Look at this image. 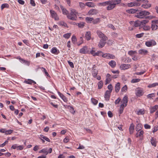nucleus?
I'll use <instances>...</instances> for the list:
<instances>
[{"mask_svg": "<svg viewBox=\"0 0 158 158\" xmlns=\"http://www.w3.org/2000/svg\"><path fill=\"white\" fill-rule=\"evenodd\" d=\"M126 106H125L121 104L120 106V107L119 109V114H121L123 112V110L124 109V108L126 107Z\"/></svg>", "mask_w": 158, "mask_h": 158, "instance_id": "nucleus-34", "label": "nucleus"}, {"mask_svg": "<svg viewBox=\"0 0 158 158\" xmlns=\"http://www.w3.org/2000/svg\"><path fill=\"white\" fill-rule=\"evenodd\" d=\"M127 86L126 85H124L121 89V91L123 92L125 91L127 89Z\"/></svg>", "mask_w": 158, "mask_h": 158, "instance_id": "nucleus-63", "label": "nucleus"}, {"mask_svg": "<svg viewBox=\"0 0 158 158\" xmlns=\"http://www.w3.org/2000/svg\"><path fill=\"white\" fill-rule=\"evenodd\" d=\"M137 11V10L135 9H132L127 10H126V12L130 14H133L135 13Z\"/></svg>", "mask_w": 158, "mask_h": 158, "instance_id": "nucleus-25", "label": "nucleus"}, {"mask_svg": "<svg viewBox=\"0 0 158 158\" xmlns=\"http://www.w3.org/2000/svg\"><path fill=\"white\" fill-rule=\"evenodd\" d=\"M103 81H101L98 82V89H100L102 88L103 85Z\"/></svg>", "mask_w": 158, "mask_h": 158, "instance_id": "nucleus-36", "label": "nucleus"}, {"mask_svg": "<svg viewBox=\"0 0 158 158\" xmlns=\"http://www.w3.org/2000/svg\"><path fill=\"white\" fill-rule=\"evenodd\" d=\"M151 6V4L148 3L143 4L142 6V7L144 8H148L150 7Z\"/></svg>", "mask_w": 158, "mask_h": 158, "instance_id": "nucleus-33", "label": "nucleus"}, {"mask_svg": "<svg viewBox=\"0 0 158 158\" xmlns=\"http://www.w3.org/2000/svg\"><path fill=\"white\" fill-rule=\"evenodd\" d=\"M142 128V125L141 124L138 123L136 126L135 129L136 131H140L141 130Z\"/></svg>", "mask_w": 158, "mask_h": 158, "instance_id": "nucleus-26", "label": "nucleus"}, {"mask_svg": "<svg viewBox=\"0 0 158 158\" xmlns=\"http://www.w3.org/2000/svg\"><path fill=\"white\" fill-rule=\"evenodd\" d=\"M21 62L24 63L25 64H26L28 66H29L30 65V62L28 61H27L26 60H24L23 59L21 61Z\"/></svg>", "mask_w": 158, "mask_h": 158, "instance_id": "nucleus-44", "label": "nucleus"}, {"mask_svg": "<svg viewBox=\"0 0 158 158\" xmlns=\"http://www.w3.org/2000/svg\"><path fill=\"white\" fill-rule=\"evenodd\" d=\"M108 26L109 28L112 29L113 30H115V28L114 26L111 24H110L108 25Z\"/></svg>", "mask_w": 158, "mask_h": 158, "instance_id": "nucleus-64", "label": "nucleus"}, {"mask_svg": "<svg viewBox=\"0 0 158 158\" xmlns=\"http://www.w3.org/2000/svg\"><path fill=\"white\" fill-rule=\"evenodd\" d=\"M68 64L70 65V66L72 68H74V65L73 63L72 62L70 61H68Z\"/></svg>", "mask_w": 158, "mask_h": 158, "instance_id": "nucleus-62", "label": "nucleus"}, {"mask_svg": "<svg viewBox=\"0 0 158 158\" xmlns=\"http://www.w3.org/2000/svg\"><path fill=\"white\" fill-rule=\"evenodd\" d=\"M137 114L138 115L143 114H144V110L140 109L137 111Z\"/></svg>", "mask_w": 158, "mask_h": 158, "instance_id": "nucleus-38", "label": "nucleus"}, {"mask_svg": "<svg viewBox=\"0 0 158 158\" xmlns=\"http://www.w3.org/2000/svg\"><path fill=\"white\" fill-rule=\"evenodd\" d=\"M8 141L6 140L3 143L1 144L0 145V147H3L6 144L8 143Z\"/></svg>", "mask_w": 158, "mask_h": 158, "instance_id": "nucleus-60", "label": "nucleus"}, {"mask_svg": "<svg viewBox=\"0 0 158 158\" xmlns=\"http://www.w3.org/2000/svg\"><path fill=\"white\" fill-rule=\"evenodd\" d=\"M91 100L92 103L94 105H96L98 103V101L94 98H92Z\"/></svg>", "mask_w": 158, "mask_h": 158, "instance_id": "nucleus-45", "label": "nucleus"}, {"mask_svg": "<svg viewBox=\"0 0 158 158\" xmlns=\"http://www.w3.org/2000/svg\"><path fill=\"white\" fill-rule=\"evenodd\" d=\"M156 85H158V83H154L148 86V87L149 88H152L153 87H154Z\"/></svg>", "mask_w": 158, "mask_h": 158, "instance_id": "nucleus-49", "label": "nucleus"}, {"mask_svg": "<svg viewBox=\"0 0 158 158\" xmlns=\"http://www.w3.org/2000/svg\"><path fill=\"white\" fill-rule=\"evenodd\" d=\"M86 5L89 7H93L94 6V4L92 2H88L85 4Z\"/></svg>", "mask_w": 158, "mask_h": 158, "instance_id": "nucleus-40", "label": "nucleus"}, {"mask_svg": "<svg viewBox=\"0 0 158 158\" xmlns=\"http://www.w3.org/2000/svg\"><path fill=\"white\" fill-rule=\"evenodd\" d=\"M51 52L52 53L55 54H57L59 53V51L57 50V48L56 47L53 48L51 50Z\"/></svg>", "mask_w": 158, "mask_h": 158, "instance_id": "nucleus-21", "label": "nucleus"}, {"mask_svg": "<svg viewBox=\"0 0 158 158\" xmlns=\"http://www.w3.org/2000/svg\"><path fill=\"white\" fill-rule=\"evenodd\" d=\"M111 92L109 91V90H106L105 93L104 98L106 100L108 101L110 97Z\"/></svg>", "mask_w": 158, "mask_h": 158, "instance_id": "nucleus-9", "label": "nucleus"}, {"mask_svg": "<svg viewBox=\"0 0 158 158\" xmlns=\"http://www.w3.org/2000/svg\"><path fill=\"white\" fill-rule=\"evenodd\" d=\"M72 42L73 43L75 42L76 41L77 39L76 37L75 36H73L72 38Z\"/></svg>", "mask_w": 158, "mask_h": 158, "instance_id": "nucleus-58", "label": "nucleus"}, {"mask_svg": "<svg viewBox=\"0 0 158 158\" xmlns=\"http://www.w3.org/2000/svg\"><path fill=\"white\" fill-rule=\"evenodd\" d=\"M79 52L80 53L85 54H89V50L87 46H84L80 50Z\"/></svg>", "mask_w": 158, "mask_h": 158, "instance_id": "nucleus-4", "label": "nucleus"}, {"mask_svg": "<svg viewBox=\"0 0 158 158\" xmlns=\"http://www.w3.org/2000/svg\"><path fill=\"white\" fill-rule=\"evenodd\" d=\"M13 131L11 130H9L7 131H5V134L6 135L10 134L13 132Z\"/></svg>", "mask_w": 158, "mask_h": 158, "instance_id": "nucleus-52", "label": "nucleus"}, {"mask_svg": "<svg viewBox=\"0 0 158 158\" xmlns=\"http://www.w3.org/2000/svg\"><path fill=\"white\" fill-rule=\"evenodd\" d=\"M123 104L125 106H127V103L128 102V98L127 96H125L123 99L122 101Z\"/></svg>", "mask_w": 158, "mask_h": 158, "instance_id": "nucleus-17", "label": "nucleus"}, {"mask_svg": "<svg viewBox=\"0 0 158 158\" xmlns=\"http://www.w3.org/2000/svg\"><path fill=\"white\" fill-rule=\"evenodd\" d=\"M146 71H145L144 70V71H142L141 72H137L135 73V74L137 75H142V74H143V73H144Z\"/></svg>", "mask_w": 158, "mask_h": 158, "instance_id": "nucleus-61", "label": "nucleus"}, {"mask_svg": "<svg viewBox=\"0 0 158 158\" xmlns=\"http://www.w3.org/2000/svg\"><path fill=\"white\" fill-rule=\"evenodd\" d=\"M39 153L43 152V153H44L46 154V155H47L48 154V152L47 151V149H42L40 151H39Z\"/></svg>", "mask_w": 158, "mask_h": 158, "instance_id": "nucleus-42", "label": "nucleus"}, {"mask_svg": "<svg viewBox=\"0 0 158 158\" xmlns=\"http://www.w3.org/2000/svg\"><path fill=\"white\" fill-rule=\"evenodd\" d=\"M85 20L87 23H91V22H92L93 18H92L86 17L85 18Z\"/></svg>", "mask_w": 158, "mask_h": 158, "instance_id": "nucleus-28", "label": "nucleus"}, {"mask_svg": "<svg viewBox=\"0 0 158 158\" xmlns=\"http://www.w3.org/2000/svg\"><path fill=\"white\" fill-rule=\"evenodd\" d=\"M95 48H92L90 52H89V53L92 55L93 56H95V53H96L95 51Z\"/></svg>", "mask_w": 158, "mask_h": 158, "instance_id": "nucleus-37", "label": "nucleus"}, {"mask_svg": "<svg viewBox=\"0 0 158 158\" xmlns=\"http://www.w3.org/2000/svg\"><path fill=\"white\" fill-rule=\"evenodd\" d=\"M106 77V78L105 82V84L106 85L109 83L112 79L109 73L107 74Z\"/></svg>", "mask_w": 158, "mask_h": 158, "instance_id": "nucleus-11", "label": "nucleus"}, {"mask_svg": "<svg viewBox=\"0 0 158 158\" xmlns=\"http://www.w3.org/2000/svg\"><path fill=\"white\" fill-rule=\"evenodd\" d=\"M140 4L138 2H131L127 3V6L129 7H132L133 6H139Z\"/></svg>", "mask_w": 158, "mask_h": 158, "instance_id": "nucleus-10", "label": "nucleus"}, {"mask_svg": "<svg viewBox=\"0 0 158 158\" xmlns=\"http://www.w3.org/2000/svg\"><path fill=\"white\" fill-rule=\"evenodd\" d=\"M144 33H142L139 34H137L135 35V36L137 38H140L143 37Z\"/></svg>", "mask_w": 158, "mask_h": 158, "instance_id": "nucleus-55", "label": "nucleus"}, {"mask_svg": "<svg viewBox=\"0 0 158 158\" xmlns=\"http://www.w3.org/2000/svg\"><path fill=\"white\" fill-rule=\"evenodd\" d=\"M147 50L144 49H141L138 51V53L140 55H145L148 53Z\"/></svg>", "mask_w": 158, "mask_h": 158, "instance_id": "nucleus-14", "label": "nucleus"}, {"mask_svg": "<svg viewBox=\"0 0 158 158\" xmlns=\"http://www.w3.org/2000/svg\"><path fill=\"white\" fill-rule=\"evenodd\" d=\"M77 12L74 9H72L71 12L68 15V18L73 20H76L77 19Z\"/></svg>", "mask_w": 158, "mask_h": 158, "instance_id": "nucleus-2", "label": "nucleus"}, {"mask_svg": "<svg viewBox=\"0 0 158 158\" xmlns=\"http://www.w3.org/2000/svg\"><path fill=\"white\" fill-rule=\"evenodd\" d=\"M24 82L29 84H32V83L34 84H36L35 81L31 79H28L27 81H25Z\"/></svg>", "mask_w": 158, "mask_h": 158, "instance_id": "nucleus-24", "label": "nucleus"}, {"mask_svg": "<svg viewBox=\"0 0 158 158\" xmlns=\"http://www.w3.org/2000/svg\"><path fill=\"white\" fill-rule=\"evenodd\" d=\"M112 36L114 38H116L118 36V34L115 32H112L111 33Z\"/></svg>", "mask_w": 158, "mask_h": 158, "instance_id": "nucleus-59", "label": "nucleus"}, {"mask_svg": "<svg viewBox=\"0 0 158 158\" xmlns=\"http://www.w3.org/2000/svg\"><path fill=\"white\" fill-rule=\"evenodd\" d=\"M9 5L7 4H3L1 6V9L2 10L5 8H8Z\"/></svg>", "mask_w": 158, "mask_h": 158, "instance_id": "nucleus-43", "label": "nucleus"}, {"mask_svg": "<svg viewBox=\"0 0 158 158\" xmlns=\"http://www.w3.org/2000/svg\"><path fill=\"white\" fill-rule=\"evenodd\" d=\"M150 14V12L145 11L143 10L140 11L139 13L135 16V17L142 19L146 18L147 15H149Z\"/></svg>", "mask_w": 158, "mask_h": 158, "instance_id": "nucleus-3", "label": "nucleus"}, {"mask_svg": "<svg viewBox=\"0 0 158 158\" xmlns=\"http://www.w3.org/2000/svg\"><path fill=\"white\" fill-rule=\"evenodd\" d=\"M155 96V94L154 93H152L148 94L147 95V97L148 98L151 99L152 98L154 97Z\"/></svg>", "mask_w": 158, "mask_h": 158, "instance_id": "nucleus-48", "label": "nucleus"}, {"mask_svg": "<svg viewBox=\"0 0 158 158\" xmlns=\"http://www.w3.org/2000/svg\"><path fill=\"white\" fill-rule=\"evenodd\" d=\"M108 89L109 90V91L112 92L113 90V86L111 84H109L108 85Z\"/></svg>", "mask_w": 158, "mask_h": 158, "instance_id": "nucleus-53", "label": "nucleus"}, {"mask_svg": "<svg viewBox=\"0 0 158 158\" xmlns=\"http://www.w3.org/2000/svg\"><path fill=\"white\" fill-rule=\"evenodd\" d=\"M135 136L136 137H140L141 138H143V135L144 134V132L142 130H140V131H137Z\"/></svg>", "mask_w": 158, "mask_h": 158, "instance_id": "nucleus-13", "label": "nucleus"}, {"mask_svg": "<svg viewBox=\"0 0 158 158\" xmlns=\"http://www.w3.org/2000/svg\"><path fill=\"white\" fill-rule=\"evenodd\" d=\"M141 25L143 26L148 22V20L147 19H144L142 21H140Z\"/></svg>", "mask_w": 158, "mask_h": 158, "instance_id": "nucleus-32", "label": "nucleus"}, {"mask_svg": "<svg viewBox=\"0 0 158 158\" xmlns=\"http://www.w3.org/2000/svg\"><path fill=\"white\" fill-rule=\"evenodd\" d=\"M99 5L102 6H106L107 5H109L110 4L109 1H106L104 2L99 3Z\"/></svg>", "mask_w": 158, "mask_h": 158, "instance_id": "nucleus-35", "label": "nucleus"}, {"mask_svg": "<svg viewBox=\"0 0 158 158\" xmlns=\"http://www.w3.org/2000/svg\"><path fill=\"white\" fill-rule=\"evenodd\" d=\"M50 12L52 18H54L56 20H59V18L56 13L54 10H51Z\"/></svg>", "mask_w": 158, "mask_h": 158, "instance_id": "nucleus-6", "label": "nucleus"}, {"mask_svg": "<svg viewBox=\"0 0 158 158\" xmlns=\"http://www.w3.org/2000/svg\"><path fill=\"white\" fill-rule=\"evenodd\" d=\"M102 52L100 51H98L97 52H96L95 53V56H100L102 55Z\"/></svg>", "mask_w": 158, "mask_h": 158, "instance_id": "nucleus-56", "label": "nucleus"}, {"mask_svg": "<svg viewBox=\"0 0 158 158\" xmlns=\"http://www.w3.org/2000/svg\"><path fill=\"white\" fill-rule=\"evenodd\" d=\"M85 36L87 40H90L91 38L90 32L89 31L86 32L85 35Z\"/></svg>", "mask_w": 158, "mask_h": 158, "instance_id": "nucleus-18", "label": "nucleus"}, {"mask_svg": "<svg viewBox=\"0 0 158 158\" xmlns=\"http://www.w3.org/2000/svg\"><path fill=\"white\" fill-rule=\"evenodd\" d=\"M120 83L118 82L115 86V91L116 93H118L120 89Z\"/></svg>", "mask_w": 158, "mask_h": 158, "instance_id": "nucleus-22", "label": "nucleus"}, {"mask_svg": "<svg viewBox=\"0 0 158 158\" xmlns=\"http://www.w3.org/2000/svg\"><path fill=\"white\" fill-rule=\"evenodd\" d=\"M41 68L43 69V71L44 72L45 74L48 77H50L48 73L47 72L46 69L45 68H44L43 67H42Z\"/></svg>", "mask_w": 158, "mask_h": 158, "instance_id": "nucleus-54", "label": "nucleus"}, {"mask_svg": "<svg viewBox=\"0 0 158 158\" xmlns=\"http://www.w3.org/2000/svg\"><path fill=\"white\" fill-rule=\"evenodd\" d=\"M135 94L137 96L140 97L143 94V92L142 89L138 88L136 90Z\"/></svg>", "mask_w": 158, "mask_h": 158, "instance_id": "nucleus-8", "label": "nucleus"}, {"mask_svg": "<svg viewBox=\"0 0 158 158\" xmlns=\"http://www.w3.org/2000/svg\"><path fill=\"white\" fill-rule=\"evenodd\" d=\"M121 0H111L109 1L110 4L108 5L106 8L108 10H110L114 8L116 5L120 3Z\"/></svg>", "mask_w": 158, "mask_h": 158, "instance_id": "nucleus-1", "label": "nucleus"}, {"mask_svg": "<svg viewBox=\"0 0 158 158\" xmlns=\"http://www.w3.org/2000/svg\"><path fill=\"white\" fill-rule=\"evenodd\" d=\"M93 71H92V75L94 77H96V76L98 74V71L97 70L94 69L93 68Z\"/></svg>", "mask_w": 158, "mask_h": 158, "instance_id": "nucleus-29", "label": "nucleus"}, {"mask_svg": "<svg viewBox=\"0 0 158 158\" xmlns=\"http://www.w3.org/2000/svg\"><path fill=\"white\" fill-rule=\"evenodd\" d=\"M156 44V42L153 40H152L151 41H147L145 43V45L146 46L150 47L153 45H155Z\"/></svg>", "mask_w": 158, "mask_h": 158, "instance_id": "nucleus-7", "label": "nucleus"}, {"mask_svg": "<svg viewBox=\"0 0 158 158\" xmlns=\"http://www.w3.org/2000/svg\"><path fill=\"white\" fill-rule=\"evenodd\" d=\"M140 79H133L131 80V82L132 83H135L139 82Z\"/></svg>", "mask_w": 158, "mask_h": 158, "instance_id": "nucleus-51", "label": "nucleus"}, {"mask_svg": "<svg viewBox=\"0 0 158 158\" xmlns=\"http://www.w3.org/2000/svg\"><path fill=\"white\" fill-rule=\"evenodd\" d=\"M77 24H78V27H79L81 28H82L84 26L85 23H84L83 22H81L80 23H78Z\"/></svg>", "mask_w": 158, "mask_h": 158, "instance_id": "nucleus-47", "label": "nucleus"}, {"mask_svg": "<svg viewBox=\"0 0 158 158\" xmlns=\"http://www.w3.org/2000/svg\"><path fill=\"white\" fill-rule=\"evenodd\" d=\"M137 52L136 51H130L128 52V54L131 56H133V54L136 53Z\"/></svg>", "mask_w": 158, "mask_h": 158, "instance_id": "nucleus-50", "label": "nucleus"}, {"mask_svg": "<svg viewBox=\"0 0 158 158\" xmlns=\"http://www.w3.org/2000/svg\"><path fill=\"white\" fill-rule=\"evenodd\" d=\"M100 22V19L99 18H97L95 19H93V20L92 21L93 23L94 24H97Z\"/></svg>", "mask_w": 158, "mask_h": 158, "instance_id": "nucleus-41", "label": "nucleus"}, {"mask_svg": "<svg viewBox=\"0 0 158 158\" xmlns=\"http://www.w3.org/2000/svg\"><path fill=\"white\" fill-rule=\"evenodd\" d=\"M134 26L135 27H138L141 26L140 21H136L135 22Z\"/></svg>", "mask_w": 158, "mask_h": 158, "instance_id": "nucleus-46", "label": "nucleus"}, {"mask_svg": "<svg viewBox=\"0 0 158 158\" xmlns=\"http://www.w3.org/2000/svg\"><path fill=\"white\" fill-rule=\"evenodd\" d=\"M105 41L103 39H101L100 40L98 45L99 48H102L106 44Z\"/></svg>", "mask_w": 158, "mask_h": 158, "instance_id": "nucleus-16", "label": "nucleus"}, {"mask_svg": "<svg viewBox=\"0 0 158 158\" xmlns=\"http://www.w3.org/2000/svg\"><path fill=\"white\" fill-rule=\"evenodd\" d=\"M97 12L96 10L94 9H92L89 10L88 13L89 15H93L96 14Z\"/></svg>", "mask_w": 158, "mask_h": 158, "instance_id": "nucleus-27", "label": "nucleus"}, {"mask_svg": "<svg viewBox=\"0 0 158 158\" xmlns=\"http://www.w3.org/2000/svg\"><path fill=\"white\" fill-rule=\"evenodd\" d=\"M130 67L131 65L130 64H122L120 66L121 69L123 70L127 69L130 68Z\"/></svg>", "mask_w": 158, "mask_h": 158, "instance_id": "nucleus-12", "label": "nucleus"}, {"mask_svg": "<svg viewBox=\"0 0 158 158\" xmlns=\"http://www.w3.org/2000/svg\"><path fill=\"white\" fill-rule=\"evenodd\" d=\"M152 138L151 140V143L155 147H156V143L155 140L152 139Z\"/></svg>", "mask_w": 158, "mask_h": 158, "instance_id": "nucleus-57", "label": "nucleus"}, {"mask_svg": "<svg viewBox=\"0 0 158 158\" xmlns=\"http://www.w3.org/2000/svg\"><path fill=\"white\" fill-rule=\"evenodd\" d=\"M158 109V105H156L153 106L151 107L150 108V113H153Z\"/></svg>", "mask_w": 158, "mask_h": 158, "instance_id": "nucleus-15", "label": "nucleus"}, {"mask_svg": "<svg viewBox=\"0 0 158 158\" xmlns=\"http://www.w3.org/2000/svg\"><path fill=\"white\" fill-rule=\"evenodd\" d=\"M151 28L152 31H156L158 29V26L153 22L152 23Z\"/></svg>", "mask_w": 158, "mask_h": 158, "instance_id": "nucleus-20", "label": "nucleus"}, {"mask_svg": "<svg viewBox=\"0 0 158 158\" xmlns=\"http://www.w3.org/2000/svg\"><path fill=\"white\" fill-rule=\"evenodd\" d=\"M134 125L133 123L131 124L129 127V131L131 134H133L134 130Z\"/></svg>", "mask_w": 158, "mask_h": 158, "instance_id": "nucleus-19", "label": "nucleus"}, {"mask_svg": "<svg viewBox=\"0 0 158 158\" xmlns=\"http://www.w3.org/2000/svg\"><path fill=\"white\" fill-rule=\"evenodd\" d=\"M109 64L112 68H114L116 65V63L114 61L112 60L109 62Z\"/></svg>", "mask_w": 158, "mask_h": 158, "instance_id": "nucleus-23", "label": "nucleus"}, {"mask_svg": "<svg viewBox=\"0 0 158 158\" xmlns=\"http://www.w3.org/2000/svg\"><path fill=\"white\" fill-rule=\"evenodd\" d=\"M71 35V33H67L63 35V36L64 38L66 39H68L70 37Z\"/></svg>", "mask_w": 158, "mask_h": 158, "instance_id": "nucleus-39", "label": "nucleus"}, {"mask_svg": "<svg viewBox=\"0 0 158 158\" xmlns=\"http://www.w3.org/2000/svg\"><path fill=\"white\" fill-rule=\"evenodd\" d=\"M67 108L69 109L70 112L71 113H73V114H74L75 113L74 108L72 106H67Z\"/></svg>", "mask_w": 158, "mask_h": 158, "instance_id": "nucleus-31", "label": "nucleus"}, {"mask_svg": "<svg viewBox=\"0 0 158 158\" xmlns=\"http://www.w3.org/2000/svg\"><path fill=\"white\" fill-rule=\"evenodd\" d=\"M61 8L62 10L63 13L64 14L67 15L68 14V11L65 9L64 8L63 6H61Z\"/></svg>", "mask_w": 158, "mask_h": 158, "instance_id": "nucleus-30", "label": "nucleus"}, {"mask_svg": "<svg viewBox=\"0 0 158 158\" xmlns=\"http://www.w3.org/2000/svg\"><path fill=\"white\" fill-rule=\"evenodd\" d=\"M97 34L98 36L100 38H102V39H103L105 40H107V37L100 31H97Z\"/></svg>", "mask_w": 158, "mask_h": 158, "instance_id": "nucleus-5", "label": "nucleus"}]
</instances>
